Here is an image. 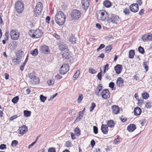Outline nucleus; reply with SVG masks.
I'll use <instances>...</instances> for the list:
<instances>
[{
	"mask_svg": "<svg viewBox=\"0 0 152 152\" xmlns=\"http://www.w3.org/2000/svg\"><path fill=\"white\" fill-rule=\"evenodd\" d=\"M105 47V45L104 44H101L99 47L97 49V51L99 52L101 49L104 48Z\"/></svg>",
	"mask_w": 152,
	"mask_h": 152,
	"instance_id": "51",
	"label": "nucleus"
},
{
	"mask_svg": "<svg viewBox=\"0 0 152 152\" xmlns=\"http://www.w3.org/2000/svg\"><path fill=\"white\" fill-rule=\"evenodd\" d=\"M88 72L89 73L91 74H95L96 72V70L92 68H90L89 69Z\"/></svg>",
	"mask_w": 152,
	"mask_h": 152,
	"instance_id": "43",
	"label": "nucleus"
},
{
	"mask_svg": "<svg viewBox=\"0 0 152 152\" xmlns=\"http://www.w3.org/2000/svg\"><path fill=\"white\" fill-rule=\"evenodd\" d=\"M56 148L54 147L49 148L48 150V152H56Z\"/></svg>",
	"mask_w": 152,
	"mask_h": 152,
	"instance_id": "45",
	"label": "nucleus"
},
{
	"mask_svg": "<svg viewBox=\"0 0 152 152\" xmlns=\"http://www.w3.org/2000/svg\"><path fill=\"white\" fill-rule=\"evenodd\" d=\"M124 80L121 77H119L118 78L116 81V84L117 86L119 87H122L123 86Z\"/></svg>",
	"mask_w": 152,
	"mask_h": 152,
	"instance_id": "19",
	"label": "nucleus"
},
{
	"mask_svg": "<svg viewBox=\"0 0 152 152\" xmlns=\"http://www.w3.org/2000/svg\"><path fill=\"white\" fill-rule=\"evenodd\" d=\"M94 132L96 134L98 133V129L97 127L95 126H93Z\"/></svg>",
	"mask_w": 152,
	"mask_h": 152,
	"instance_id": "54",
	"label": "nucleus"
},
{
	"mask_svg": "<svg viewBox=\"0 0 152 152\" xmlns=\"http://www.w3.org/2000/svg\"><path fill=\"white\" fill-rule=\"evenodd\" d=\"M134 79L136 80H138L139 79V77L138 76V75L137 74H136L134 75L133 76Z\"/></svg>",
	"mask_w": 152,
	"mask_h": 152,
	"instance_id": "57",
	"label": "nucleus"
},
{
	"mask_svg": "<svg viewBox=\"0 0 152 152\" xmlns=\"http://www.w3.org/2000/svg\"><path fill=\"white\" fill-rule=\"evenodd\" d=\"M59 49L60 50H63L66 49H67L68 48L67 46L64 44V43H62L60 44L58 47Z\"/></svg>",
	"mask_w": 152,
	"mask_h": 152,
	"instance_id": "27",
	"label": "nucleus"
},
{
	"mask_svg": "<svg viewBox=\"0 0 152 152\" xmlns=\"http://www.w3.org/2000/svg\"><path fill=\"white\" fill-rule=\"evenodd\" d=\"M101 130L102 133L104 134H107L109 131L108 127L107 125L102 124L101 126Z\"/></svg>",
	"mask_w": 152,
	"mask_h": 152,
	"instance_id": "17",
	"label": "nucleus"
},
{
	"mask_svg": "<svg viewBox=\"0 0 152 152\" xmlns=\"http://www.w3.org/2000/svg\"><path fill=\"white\" fill-rule=\"evenodd\" d=\"M50 19V18L49 16H47L45 19L46 22L48 24L49 23Z\"/></svg>",
	"mask_w": 152,
	"mask_h": 152,
	"instance_id": "61",
	"label": "nucleus"
},
{
	"mask_svg": "<svg viewBox=\"0 0 152 152\" xmlns=\"http://www.w3.org/2000/svg\"><path fill=\"white\" fill-rule=\"evenodd\" d=\"M42 11L34 9V15L35 17H38L41 14Z\"/></svg>",
	"mask_w": 152,
	"mask_h": 152,
	"instance_id": "29",
	"label": "nucleus"
},
{
	"mask_svg": "<svg viewBox=\"0 0 152 152\" xmlns=\"http://www.w3.org/2000/svg\"><path fill=\"white\" fill-rule=\"evenodd\" d=\"M30 54L33 56H35L38 54V50L37 49H35L30 52Z\"/></svg>",
	"mask_w": 152,
	"mask_h": 152,
	"instance_id": "33",
	"label": "nucleus"
},
{
	"mask_svg": "<svg viewBox=\"0 0 152 152\" xmlns=\"http://www.w3.org/2000/svg\"><path fill=\"white\" fill-rule=\"evenodd\" d=\"M40 97V100L43 102H44L46 99V98L44 96L42 95H41Z\"/></svg>",
	"mask_w": 152,
	"mask_h": 152,
	"instance_id": "48",
	"label": "nucleus"
},
{
	"mask_svg": "<svg viewBox=\"0 0 152 152\" xmlns=\"http://www.w3.org/2000/svg\"><path fill=\"white\" fill-rule=\"evenodd\" d=\"M102 71L101 70L100 72L98 73L97 76L99 80H101L102 77Z\"/></svg>",
	"mask_w": 152,
	"mask_h": 152,
	"instance_id": "46",
	"label": "nucleus"
},
{
	"mask_svg": "<svg viewBox=\"0 0 152 152\" xmlns=\"http://www.w3.org/2000/svg\"><path fill=\"white\" fill-rule=\"evenodd\" d=\"M72 144L70 141H67L65 142V146L66 147H71L72 146Z\"/></svg>",
	"mask_w": 152,
	"mask_h": 152,
	"instance_id": "38",
	"label": "nucleus"
},
{
	"mask_svg": "<svg viewBox=\"0 0 152 152\" xmlns=\"http://www.w3.org/2000/svg\"><path fill=\"white\" fill-rule=\"evenodd\" d=\"M109 13L104 10H101L97 11L96 16L99 20L104 21L107 19Z\"/></svg>",
	"mask_w": 152,
	"mask_h": 152,
	"instance_id": "3",
	"label": "nucleus"
},
{
	"mask_svg": "<svg viewBox=\"0 0 152 152\" xmlns=\"http://www.w3.org/2000/svg\"><path fill=\"white\" fill-rule=\"evenodd\" d=\"M129 8L132 12L134 13L137 12L139 9L137 4L135 3L131 4Z\"/></svg>",
	"mask_w": 152,
	"mask_h": 152,
	"instance_id": "12",
	"label": "nucleus"
},
{
	"mask_svg": "<svg viewBox=\"0 0 152 152\" xmlns=\"http://www.w3.org/2000/svg\"><path fill=\"white\" fill-rule=\"evenodd\" d=\"M103 4L106 8H109L111 7L112 3L109 0H105L103 2Z\"/></svg>",
	"mask_w": 152,
	"mask_h": 152,
	"instance_id": "23",
	"label": "nucleus"
},
{
	"mask_svg": "<svg viewBox=\"0 0 152 152\" xmlns=\"http://www.w3.org/2000/svg\"><path fill=\"white\" fill-rule=\"evenodd\" d=\"M27 131V127L25 125H23L19 127L18 132L19 134L23 135L26 133Z\"/></svg>",
	"mask_w": 152,
	"mask_h": 152,
	"instance_id": "14",
	"label": "nucleus"
},
{
	"mask_svg": "<svg viewBox=\"0 0 152 152\" xmlns=\"http://www.w3.org/2000/svg\"><path fill=\"white\" fill-rule=\"evenodd\" d=\"M136 129V126L134 124H130L127 127V130L130 132H133Z\"/></svg>",
	"mask_w": 152,
	"mask_h": 152,
	"instance_id": "20",
	"label": "nucleus"
},
{
	"mask_svg": "<svg viewBox=\"0 0 152 152\" xmlns=\"http://www.w3.org/2000/svg\"><path fill=\"white\" fill-rule=\"evenodd\" d=\"M69 66L67 64L64 63L61 66L59 72L61 75L66 74L69 70Z\"/></svg>",
	"mask_w": 152,
	"mask_h": 152,
	"instance_id": "7",
	"label": "nucleus"
},
{
	"mask_svg": "<svg viewBox=\"0 0 152 152\" xmlns=\"http://www.w3.org/2000/svg\"><path fill=\"white\" fill-rule=\"evenodd\" d=\"M142 98L143 99H148L149 97V94L146 92L144 91L143 93L142 94Z\"/></svg>",
	"mask_w": 152,
	"mask_h": 152,
	"instance_id": "28",
	"label": "nucleus"
},
{
	"mask_svg": "<svg viewBox=\"0 0 152 152\" xmlns=\"http://www.w3.org/2000/svg\"><path fill=\"white\" fill-rule=\"evenodd\" d=\"M138 50L139 52L141 54H144V53L145 52L144 50V48L141 46H140L139 47Z\"/></svg>",
	"mask_w": 152,
	"mask_h": 152,
	"instance_id": "47",
	"label": "nucleus"
},
{
	"mask_svg": "<svg viewBox=\"0 0 152 152\" xmlns=\"http://www.w3.org/2000/svg\"><path fill=\"white\" fill-rule=\"evenodd\" d=\"M107 125L110 128H113L114 127L115 124L113 120H110L107 121Z\"/></svg>",
	"mask_w": 152,
	"mask_h": 152,
	"instance_id": "24",
	"label": "nucleus"
},
{
	"mask_svg": "<svg viewBox=\"0 0 152 152\" xmlns=\"http://www.w3.org/2000/svg\"><path fill=\"white\" fill-rule=\"evenodd\" d=\"M80 12L77 10H74L72 12L71 17L74 20L78 19L80 17Z\"/></svg>",
	"mask_w": 152,
	"mask_h": 152,
	"instance_id": "8",
	"label": "nucleus"
},
{
	"mask_svg": "<svg viewBox=\"0 0 152 152\" xmlns=\"http://www.w3.org/2000/svg\"><path fill=\"white\" fill-rule=\"evenodd\" d=\"M69 53L67 52H64L62 54V57L64 59H66L69 58Z\"/></svg>",
	"mask_w": 152,
	"mask_h": 152,
	"instance_id": "40",
	"label": "nucleus"
},
{
	"mask_svg": "<svg viewBox=\"0 0 152 152\" xmlns=\"http://www.w3.org/2000/svg\"><path fill=\"white\" fill-rule=\"evenodd\" d=\"M69 41L72 44H74L76 42V39L72 34L70 37Z\"/></svg>",
	"mask_w": 152,
	"mask_h": 152,
	"instance_id": "25",
	"label": "nucleus"
},
{
	"mask_svg": "<svg viewBox=\"0 0 152 152\" xmlns=\"http://www.w3.org/2000/svg\"><path fill=\"white\" fill-rule=\"evenodd\" d=\"M15 8L17 13H21L24 9V4L22 1L18 0L15 2Z\"/></svg>",
	"mask_w": 152,
	"mask_h": 152,
	"instance_id": "5",
	"label": "nucleus"
},
{
	"mask_svg": "<svg viewBox=\"0 0 152 152\" xmlns=\"http://www.w3.org/2000/svg\"><path fill=\"white\" fill-rule=\"evenodd\" d=\"M29 34L33 38L37 39L40 38L42 35L43 31L39 28L35 30L31 29L29 31Z\"/></svg>",
	"mask_w": 152,
	"mask_h": 152,
	"instance_id": "4",
	"label": "nucleus"
},
{
	"mask_svg": "<svg viewBox=\"0 0 152 152\" xmlns=\"http://www.w3.org/2000/svg\"><path fill=\"white\" fill-rule=\"evenodd\" d=\"M53 36L57 39H59L60 38V36L56 33H54L53 35Z\"/></svg>",
	"mask_w": 152,
	"mask_h": 152,
	"instance_id": "62",
	"label": "nucleus"
},
{
	"mask_svg": "<svg viewBox=\"0 0 152 152\" xmlns=\"http://www.w3.org/2000/svg\"><path fill=\"white\" fill-rule=\"evenodd\" d=\"M31 112L30 111L28 110H24L23 111L24 115L25 117H29L31 115Z\"/></svg>",
	"mask_w": 152,
	"mask_h": 152,
	"instance_id": "34",
	"label": "nucleus"
},
{
	"mask_svg": "<svg viewBox=\"0 0 152 152\" xmlns=\"http://www.w3.org/2000/svg\"><path fill=\"white\" fill-rule=\"evenodd\" d=\"M143 66L146 72H147L148 70V66L146 62H144L143 63Z\"/></svg>",
	"mask_w": 152,
	"mask_h": 152,
	"instance_id": "50",
	"label": "nucleus"
},
{
	"mask_svg": "<svg viewBox=\"0 0 152 152\" xmlns=\"http://www.w3.org/2000/svg\"><path fill=\"white\" fill-rule=\"evenodd\" d=\"M19 99V97L18 96L14 97L12 100V102L14 104H16L18 102Z\"/></svg>",
	"mask_w": 152,
	"mask_h": 152,
	"instance_id": "37",
	"label": "nucleus"
},
{
	"mask_svg": "<svg viewBox=\"0 0 152 152\" xmlns=\"http://www.w3.org/2000/svg\"><path fill=\"white\" fill-rule=\"evenodd\" d=\"M152 107V102L151 101L148 100L145 104V107L147 108H150Z\"/></svg>",
	"mask_w": 152,
	"mask_h": 152,
	"instance_id": "30",
	"label": "nucleus"
},
{
	"mask_svg": "<svg viewBox=\"0 0 152 152\" xmlns=\"http://www.w3.org/2000/svg\"><path fill=\"white\" fill-rule=\"evenodd\" d=\"M18 144V142L16 140H13L12 143H11L12 146H16Z\"/></svg>",
	"mask_w": 152,
	"mask_h": 152,
	"instance_id": "56",
	"label": "nucleus"
},
{
	"mask_svg": "<svg viewBox=\"0 0 152 152\" xmlns=\"http://www.w3.org/2000/svg\"><path fill=\"white\" fill-rule=\"evenodd\" d=\"M142 39L144 42L152 41V34L148 33L142 35Z\"/></svg>",
	"mask_w": 152,
	"mask_h": 152,
	"instance_id": "9",
	"label": "nucleus"
},
{
	"mask_svg": "<svg viewBox=\"0 0 152 152\" xmlns=\"http://www.w3.org/2000/svg\"><path fill=\"white\" fill-rule=\"evenodd\" d=\"M62 77L61 75L58 74L55 76V78L57 80H59L62 78Z\"/></svg>",
	"mask_w": 152,
	"mask_h": 152,
	"instance_id": "59",
	"label": "nucleus"
},
{
	"mask_svg": "<svg viewBox=\"0 0 152 152\" xmlns=\"http://www.w3.org/2000/svg\"><path fill=\"white\" fill-rule=\"evenodd\" d=\"M48 83L49 85H51L54 83V80L50 79L48 81Z\"/></svg>",
	"mask_w": 152,
	"mask_h": 152,
	"instance_id": "53",
	"label": "nucleus"
},
{
	"mask_svg": "<svg viewBox=\"0 0 152 152\" xmlns=\"http://www.w3.org/2000/svg\"><path fill=\"white\" fill-rule=\"evenodd\" d=\"M102 97L105 99H109L110 96V93L109 90L107 89L103 90L101 93Z\"/></svg>",
	"mask_w": 152,
	"mask_h": 152,
	"instance_id": "11",
	"label": "nucleus"
},
{
	"mask_svg": "<svg viewBox=\"0 0 152 152\" xmlns=\"http://www.w3.org/2000/svg\"><path fill=\"white\" fill-rule=\"evenodd\" d=\"M6 148V145L4 144H2L0 145V149L3 150Z\"/></svg>",
	"mask_w": 152,
	"mask_h": 152,
	"instance_id": "58",
	"label": "nucleus"
},
{
	"mask_svg": "<svg viewBox=\"0 0 152 152\" xmlns=\"http://www.w3.org/2000/svg\"><path fill=\"white\" fill-rule=\"evenodd\" d=\"M112 113L114 115L118 114L120 112V108L118 105H114L111 106Z\"/></svg>",
	"mask_w": 152,
	"mask_h": 152,
	"instance_id": "13",
	"label": "nucleus"
},
{
	"mask_svg": "<svg viewBox=\"0 0 152 152\" xmlns=\"http://www.w3.org/2000/svg\"><path fill=\"white\" fill-rule=\"evenodd\" d=\"M134 115L136 116L139 115L142 113L141 109L139 107H137L134 110Z\"/></svg>",
	"mask_w": 152,
	"mask_h": 152,
	"instance_id": "21",
	"label": "nucleus"
},
{
	"mask_svg": "<svg viewBox=\"0 0 152 152\" xmlns=\"http://www.w3.org/2000/svg\"><path fill=\"white\" fill-rule=\"evenodd\" d=\"M122 66L120 64H117L114 67V69L115 71V72L118 74L121 73V72L122 67Z\"/></svg>",
	"mask_w": 152,
	"mask_h": 152,
	"instance_id": "18",
	"label": "nucleus"
},
{
	"mask_svg": "<svg viewBox=\"0 0 152 152\" xmlns=\"http://www.w3.org/2000/svg\"><path fill=\"white\" fill-rule=\"evenodd\" d=\"M83 95L82 94H79L78 98L77 99L78 102H81L83 99Z\"/></svg>",
	"mask_w": 152,
	"mask_h": 152,
	"instance_id": "42",
	"label": "nucleus"
},
{
	"mask_svg": "<svg viewBox=\"0 0 152 152\" xmlns=\"http://www.w3.org/2000/svg\"><path fill=\"white\" fill-rule=\"evenodd\" d=\"M75 133L76 135H79L80 133V130L78 127H76L74 129Z\"/></svg>",
	"mask_w": 152,
	"mask_h": 152,
	"instance_id": "35",
	"label": "nucleus"
},
{
	"mask_svg": "<svg viewBox=\"0 0 152 152\" xmlns=\"http://www.w3.org/2000/svg\"><path fill=\"white\" fill-rule=\"evenodd\" d=\"M136 2L138 5H139L140 6L141 5L142 3V0H137V1Z\"/></svg>",
	"mask_w": 152,
	"mask_h": 152,
	"instance_id": "63",
	"label": "nucleus"
},
{
	"mask_svg": "<svg viewBox=\"0 0 152 152\" xmlns=\"http://www.w3.org/2000/svg\"><path fill=\"white\" fill-rule=\"evenodd\" d=\"M144 9H142L140 10L139 12V14L140 15H142L144 13Z\"/></svg>",
	"mask_w": 152,
	"mask_h": 152,
	"instance_id": "64",
	"label": "nucleus"
},
{
	"mask_svg": "<svg viewBox=\"0 0 152 152\" xmlns=\"http://www.w3.org/2000/svg\"><path fill=\"white\" fill-rule=\"evenodd\" d=\"M42 4L40 2H39L37 3L36 7L34 9L38 10L39 11H42Z\"/></svg>",
	"mask_w": 152,
	"mask_h": 152,
	"instance_id": "26",
	"label": "nucleus"
},
{
	"mask_svg": "<svg viewBox=\"0 0 152 152\" xmlns=\"http://www.w3.org/2000/svg\"><path fill=\"white\" fill-rule=\"evenodd\" d=\"M18 117V116L17 115H14L12 116H11L10 118V121H12L15 119L17 118Z\"/></svg>",
	"mask_w": 152,
	"mask_h": 152,
	"instance_id": "60",
	"label": "nucleus"
},
{
	"mask_svg": "<svg viewBox=\"0 0 152 152\" xmlns=\"http://www.w3.org/2000/svg\"><path fill=\"white\" fill-rule=\"evenodd\" d=\"M90 0H82L81 4L83 8L86 10L88 9L89 5Z\"/></svg>",
	"mask_w": 152,
	"mask_h": 152,
	"instance_id": "15",
	"label": "nucleus"
},
{
	"mask_svg": "<svg viewBox=\"0 0 152 152\" xmlns=\"http://www.w3.org/2000/svg\"><path fill=\"white\" fill-rule=\"evenodd\" d=\"M20 58L17 57L16 58L14 57L12 58V61L14 62L17 63L18 62H19Z\"/></svg>",
	"mask_w": 152,
	"mask_h": 152,
	"instance_id": "49",
	"label": "nucleus"
},
{
	"mask_svg": "<svg viewBox=\"0 0 152 152\" xmlns=\"http://www.w3.org/2000/svg\"><path fill=\"white\" fill-rule=\"evenodd\" d=\"M9 39L8 33L6 32L4 35V39L6 41H8Z\"/></svg>",
	"mask_w": 152,
	"mask_h": 152,
	"instance_id": "55",
	"label": "nucleus"
},
{
	"mask_svg": "<svg viewBox=\"0 0 152 152\" xmlns=\"http://www.w3.org/2000/svg\"><path fill=\"white\" fill-rule=\"evenodd\" d=\"M66 18L65 14L61 11H57L55 16L56 22L59 26H62L64 23Z\"/></svg>",
	"mask_w": 152,
	"mask_h": 152,
	"instance_id": "1",
	"label": "nucleus"
},
{
	"mask_svg": "<svg viewBox=\"0 0 152 152\" xmlns=\"http://www.w3.org/2000/svg\"><path fill=\"white\" fill-rule=\"evenodd\" d=\"M30 81L33 84H37L39 83L40 80L38 77L34 75H32L30 77Z\"/></svg>",
	"mask_w": 152,
	"mask_h": 152,
	"instance_id": "16",
	"label": "nucleus"
},
{
	"mask_svg": "<svg viewBox=\"0 0 152 152\" xmlns=\"http://www.w3.org/2000/svg\"><path fill=\"white\" fill-rule=\"evenodd\" d=\"M10 35L12 39L16 40L18 39L20 37V33L18 30L13 29L10 31Z\"/></svg>",
	"mask_w": 152,
	"mask_h": 152,
	"instance_id": "6",
	"label": "nucleus"
},
{
	"mask_svg": "<svg viewBox=\"0 0 152 152\" xmlns=\"http://www.w3.org/2000/svg\"><path fill=\"white\" fill-rule=\"evenodd\" d=\"M102 84H100L97 86L95 91V94L97 96H99V93L102 89Z\"/></svg>",
	"mask_w": 152,
	"mask_h": 152,
	"instance_id": "22",
	"label": "nucleus"
},
{
	"mask_svg": "<svg viewBox=\"0 0 152 152\" xmlns=\"http://www.w3.org/2000/svg\"><path fill=\"white\" fill-rule=\"evenodd\" d=\"M112 45H110L107 46L105 49V51L106 53L110 52L112 49Z\"/></svg>",
	"mask_w": 152,
	"mask_h": 152,
	"instance_id": "36",
	"label": "nucleus"
},
{
	"mask_svg": "<svg viewBox=\"0 0 152 152\" xmlns=\"http://www.w3.org/2000/svg\"><path fill=\"white\" fill-rule=\"evenodd\" d=\"M123 12L125 15H129L130 12L129 9L127 8L124 9Z\"/></svg>",
	"mask_w": 152,
	"mask_h": 152,
	"instance_id": "44",
	"label": "nucleus"
},
{
	"mask_svg": "<svg viewBox=\"0 0 152 152\" xmlns=\"http://www.w3.org/2000/svg\"><path fill=\"white\" fill-rule=\"evenodd\" d=\"M96 106V104L94 102L92 103L89 108L90 112H92Z\"/></svg>",
	"mask_w": 152,
	"mask_h": 152,
	"instance_id": "39",
	"label": "nucleus"
},
{
	"mask_svg": "<svg viewBox=\"0 0 152 152\" xmlns=\"http://www.w3.org/2000/svg\"><path fill=\"white\" fill-rule=\"evenodd\" d=\"M69 114L72 115H75V110L73 109H70L69 110Z\"/></svg>",
	"mask_w": 152,
	"mask_h": 152,
	"instance_id": "41",
	"label": "nucleus"
},
{
	"mask_svg": "<svg viewBox=\"0 0 152 152\" xmlns=\"http://www.w3.org/2000/svg\"><path fill=\"white\" fill-rule=\"evenodd\" d=\"M114 86L115 83L113 82L110 83L109 85V87L112 88L113 89L114 88Z\"/></svg>",
	"mask_w": 152,
	"mask_h": 152,
	"instance_id": "52",
	"label": "nucleus"
},
{
	"mask_svg": "<svg viewBox=\"0 0 152 152\" xmlns=\"http://www.w3.org/2000/svg\"><path fill=\"white\" fill-rule=\"evenodd\" d=\"M39 51L42 53L47 54L50 52L49 47L45 45H43L40 47Z\"/></svg>",
	"mask_w": 152,
	"mask_h": 152,
	"instance_id": "10",
	"label": "nucleus"
},
{
	"mask_svg": "<svg viewBox=\"0 0 152 152\" xmlns=\"http://www.w3.org/2000/svg\"><path fill=\"white\" fill-rule=\"evenodd\" d=\"M107 21L108 24V26L111 27L110 24L111 23L118 24L121 21L120 18L119 16L115 14H111L108 16L107 19Z\"/></svg>",
	"mask_w": 152,
	"mask_h": 152,
	"instance_id": "2",
	"label": "nucleus"
},
{
	"mask_svg": "<svg viewBox=\"0 0 152 152\" xmlns=\"http://www.w3.org/2000/svg\"><path fill=\"white\" fill-rule=\"evenodd\" d=\"M80 73V71L79 70H77L73 76V78L74 80H76L79 77Z\"/></svg>",
	"mask_w": 152,
	"mask_h": 152,
	"instance_id": "31",
	"label": "nucleus"
},
{
	"mask_svg": "<svg viewBox=\"0 0 152 152\" xmlns=\"http://www.w3.org/2000/svg\"><path fill=\"white\" fill-rule=\"evenodd\" d=\"M135 55L134 50H130L129 53V58H133Z\"/></svg>",
	"mask_w": 152,
	"mask_h": 152,
	"instance_id": "32",
	"label": "nucleus"
}]
</instances>
